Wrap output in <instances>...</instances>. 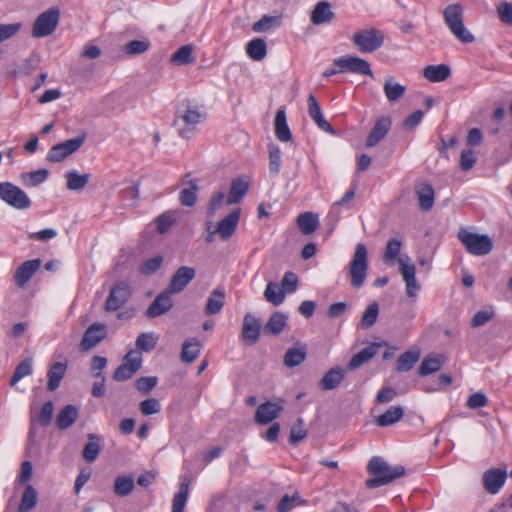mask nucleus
I'll list each match as a JSON object with an SVG mask.
<instances>
[{
  "mask_svg": "<svg viewBox=\"0 0 512 512\" xmlns=\"http://www.w3.org/2000/svg\"><path fill=\"white\" fill-rule=\"evenodd\" d=\"M451 74V69L446 64L429 65L423 70V76L430 82L437 83L446 80Z\"/></svg>",
  "mask_w": 512,
  "mask_h": 512,
  "instance_id": "c85d7f7f",
  "label": "nucleus"
},
{
  "mask_svg": "<svg viewBox=\"0 0 512 512\" xmlns=\"http://www.w3.org/2000/svg\"><path fill=\"white\" fill-rule=\"evenodd\" d=\"M402 248V241L397 238H391L388 240L383 259L386 263L394 264L400 259L398 256Z\"/></svg>",
  "mask_w": 512,
  "mask_h": 512,
  "instance_id": "49530a36",
  "label": "nucleus"
},
{
  "mask_svg": "<svg viewBox=\"0 0 512 512\" xmlns=\"http://www.w3.org/2000/svg\"><path fill=\"white\" fill-rule=\"evenodd\" d=\"M288 316L282 312L273 313L264 326V331L270 335L280 334L287 325Z\"/></svg>",
  "mask_w": 512,
  "mask_h": 512,
  "instance_id": "473e14b6",
  "label": "nucleus"
},
{
  "mask_svg": "<svg viewBox=\"0 0 512 512\" xmlns=\"http://www.w3.org/2000/svg\"><path fill=\"white\" fill-rule=\"evenodd\" d=\"M37 492L32 485H27L21 498L18 512H29L36 506Z\"/></svg>",
  "mask_w": 512,
  "mask_h": 512,
  "instance_id": "de8ad7c7",
  "label": "nucleus"
},
{
  "mask_svg": "<svg viewBox=\"0 0 512 512\" xmlns=\"http://www.w3.org/2000/svg\"><path fill=\"white\" fill-rule=\"evenodd\" d=\"M352 41L360 52L372 53L383 45L384 35L377 28L370 27L354 33Z\"/></svg>",
  "mask_w": 512,
  "mask_h": 512,
  "instance_id": "423d86ee",
  "label": "nucleus"
},
{
  "mask_svg": "<svg viewBox=\"0 0 512 512\" xmlns=\"http://www.w3.org/2000/svg\"><path fill=\"white\" fill-rule=\"evenodd\" d=\"M367 471L372 478L366 480V486L371 489L389 484L405 473L403 466H390L379 456H374L369 460Z\"/></svg>",
  "mask_w": 512,
  "mask_h": 512,
  "instance_id": "f257e3e1",
  "label": "nucleus"
},
{
  "mask_svg": "<svg viewBox=\"0 0 512 512\" xmlns=\"http://www.w3.org/2000/svg\"><path fill=\"white\" fill-rule=\"evenodd\" d=\"M264 297L269 303L278 306L283 303L285 294L282 289L278 288L277 284L270 282L266 286Z\"/></svg>",
  "mask_w": 512,
  "mask_h": 512,
  "instance_id": "603ef678",
  "label": "nucleus"
},
{
  "mask_svg": "<svg viewBox=\"0 0 512 512\" xmlns=\"http://www.w3.org/2000/svg\"><path fill=\"white\" fill-rule=\"evenodd\" d=\"M297 225L304 235L314 233L319 227L318 215L313 212H304L297 217Z\"/></svg>",
  "mask_w": 512,
  "mask_h": 512,
  "instance_id": "7c9ffc66",
  "label": "nucleus"
},
{
  "mask_svg": "<svg viewBox=\"0 0 512 512\" xmlns=\"http://www.w3.org/2000/svg\"><path fill=\"white\" fill-rule=\"evenodd\" d=\"M248 191V183L242 179H235L231 183L229 194L226 198V204L232 205L240 202Z\"/></svg>",
  "mask_w": 512,
  "mask_h": 512,
  "instance_id": "e433bc0d",
  "label": "nucleus"
},
{
  "mask_svg": "<svg viewBox=\"0 0 512 512\" xmlns=\"http://www.w3.org/2000/svg\"><path fill=\"white\" fill-rule=\"evenodd\" d=\"M53 411L54 405L52 401L44 403L38 416L39 423L43 426H48L52 421Z\"/></svg>",
  "mask_w": 512,
  "mask_h": 512,
  "instance_id": "338daca9",
  "label": "nucleus"
},
{
  "mask_svg": "<svg viewBox=\"0 0 512 512\" xmlns=\"http://www.w3.org/2000/svg\"><path fill=\"white\" fill-rule=\"evenodd\" d=\"M378 347L379 345L372 344L370 346L363 348L361 351H359L351 358V360L348 363V369L355 370L362 366L363 364H365L366 362H368L376 355Z\"/></svg>",
  "mask_w": 512,
  "mask_h": 512,
  "instance_id": "72a5a7b5",
  "label": "nucleus"
},
{
  "mask_svg": "<svg viewBox=\"0 0 512 512\" xmlns=\"http://www.w3.org/2000/svg\"><path fill=\"white\" fill-rule=\"evenodd\" d=\"M205 116V113L186 101L176 111L173 125L180 137L190 138L194 134L196 126L205 119Z\"/></svg>",
  "mask_w": 512,
  "mask_h": 512,
  "instance_id": "f03ea898",
  "label": "nucleus"
},
{
  "mask_svg": "<svg viewBox=\"0 0 512 512\" xmlns=\"http://www.w3.org/2000/svg\"><path fill=\"white\" fill-rule=\"evenodd\" d=\"M67 188L71 191L83 189L89 182L90 174H79L77 171H69L66 173Z\"/></svg>",
  "mask_w": 512,
  "mask_h": 512,
  "instance_id": "c03bdc74",
  "label": "nucleus"
},
{
  "mask_svg": "<svg viewBox=\"0 0 512 512\" xmlns=\"http://www.w3.org/2000/svg\"><path fill=\"white\" fill-rule=\"evenodd\" d=\"M308 114L321 130L331 134L335 133L333 127L324 118L321 107L313 94L308 96Z\"/></svg>",
  "mask_w": 512,
  "mask_h": 512,
  "instance_id": "4be33fe9",
  "label": "nucleus"
},
{
  "mask_svg": "<svg viewBox=\"0 0 512 512\" xmlns=\"http://www.w3.org/2000/svg\"><path fill=\"white\" fill-rule=\"evenodd\" d=\"M32 373V360L25 359L21 361L15 368L10 385L15 386L22 378Z\"/></svg>",
  "mask_w": 512,
  "mask_h": 512,
  "instance_id": "5fc2aeb1",
  "label": "nucleus"
},
{
  "mask_svg": "<svg viewBox=\"0 0 512 512\" xmlns=\"http://www.w3.org/2000/svg\"><path fill=\"white\" fill-rule=\"evenodd\" d=\"M163 262V258L161 256H154L150 259H147L140 267V272L144 275H151L156 272Z\"/></svg>",
  "mask_w": 512,
  "mask_h": 512,
  "instance_id": "0e129e2a",
  "label": "nucleus"
},
{
  "mask_svg": "<svg viewBox=\"0 0 512 512\" xmlns=\"http://www.w3.org/2000/svg\"><path fill=\"white\" fill-rule=\"evenodd\" d=\"M275 22H277V17L265 15L260 20L253 24L252 30L256 33L266 32L272 27V25Z\"/></svg>",
  "mask_w": 512,
  "mask_h": 512,
  "instance_id": "774afa93",
  "label": "nucleus"
},
{
  "mask_svg": "<svg viewBox=\"0 0 512 512\" xmlns=\"http://www.w3.org/2000/svg\"><path fill=\"white\" fill-rule=\"evenodd\" d=\"M507 479L506 470L490 468L483 474V485L487 492L496 494L504 486Z\"/></svg>",
  "mask_w": 512,
  "mask_h": 512,
  "instance_id": "a211bd4d",
  "label": "nucleus"
},
{
  "mask_svg": "<svg viewBox=\"0 0 512 512\" xmlns=\"http://www.w3.org/2000/svg\"><path fill=\"white\" fill-rule=\"evenodd\" d=\"M240 213L241 210L237 208L218 223L215 232L222 240H228L234 234L240 220Z\"/></svg>",
  "mask_w": 512,
  "mask_h": 512,
  "instance_id": "aec40b11",
  "label": "nucleus"
},
{
  "mask_svg": "<svg viewBox=\"0 0 512 512\" xmlns=\"http://www.w3.org/2000/svg\"><path fill=\"white\" fill-rule=\"evenodd\" d=\"M158 341V336L153 332H144L138 335L135 345L141 352L152 351Z\"/></svg>",
  "mask_w": 512,
  "mask_h": 512,
  "instance_id": "09e8293b",
  "label": "nucleus"
},
{
  "mask_svg": "<svg viewBox=\"0 0 512 512\" xmlns=\"http://www.w3.org/2000/svg\"><path fill=\"white\" fill-rule=\"evenodd\" d=\"M132 295L131 287L126 282H118L115 284L108 294L105 301V311L114 312L124 306Z\"/></svg>",
  "mask_w": 512,
  "mask_h": 512,
  "instance_id": "1a4fd4ad",
  "label": "nucleus"
},
{
  "mask_svg": "<svg viewBox=\"0 0 512 512\" xmlns=\"http://www.w3.org/2000/svg\"><path fill=\"white\" fill-rule=\"evenodd\" d=\"M261 330V322L251 313L245 314L242 324V340L246 345H254L257 343Z\"/></svg>",
  "mask_w": 512,
  "mask_h": 512,
  "instance_id": "f3484780",
  "label": "nucleus"
},
{
  "mask_svg": "<svg viewBox=\"0 0 512 512\" xmlns=\"http://www.w3.org/2000/svg\"><path fill=\"white\" fill-rule=\"evenodd\" d=\"M419 206L422 211H429L434 204V189L431 185L425 184L418 191Z\"/></svg>",
  "mask_w": 512,
  "mask_h": 512,
  "instance_id": "a18cd8bd",
  "label": "nucleus"
},
{
  "mask_svg": "<svg viewBox=\"0 0 512 512\" xmlns=\"http://www.w3.org/2000/svg\"><path fill=\"white\" fill-rule=\"evenodd\" d=\"M445 357L440 354H431L426 356L419 366L418 373L420 376H427L437 372L444 365Z\"/></svg>",
  "mask_w": 512,
  "mask_h": 512,
  "instance_id": "a878e982",
  "label": "nucleus"
},
{
  "mask_svg": "<svg viewBox=\"0 0 512 512\" xmlns=\"http://www.w3.org/2000/svg\"><path fill=\"white\" fill-rule=\"evenodd\" d=\"M497 13L502 23L512 26V2L499 3Z\"/></svg>",
  "mask_w": 512,
  "mask_h": 512,
  "instance_id": "e2e57ef3",
  "label": "nucleus"
},
{
  "mask_svg": "<svg viewBox=\"0 0 512 512\" xmlns=\"http://www.w3.org/2000/svg\"><path fill=\"white\" fill-rule=\"evenodd\" d=\"M307 355L306 346L292 347L287 350L284 355V364L287 367H295L300 365Z\"/></svg>",
  "mask_w": 512,
  "mask_h": 512,
  "instance_id": "79ce46f5",
  "label": "nucleus"
},
{
  "mask_svg": "<svg viewBox=\"0 0 512 512\" xmlns=\"http://www.w3.org/2000/svg\"><path fill=\"white\" fill-rule=\"evenodd\" d=\"M247 55L255 61L263 60L267 55V45L262 38H255L246 46Z\"/></svg>",
  "mask_w": 512,
  "mask_h": 512,
  "instance_id": "58836bf2",
  "label": "nucleus"
},
{
  "mask_svg": "<svg viewBox=\"0 0 512 512\" xmlns=\"http://www.w3.org/2000/svg\"><path fill=\"white\" fill-rule=\"evenodd\" d=\"M275 135L279 141L288 142L292 139V134L287 124L286 113L284 109H278L275 115Z\"/></svg>",
  "mask_w": 512,
  "mask_h": 512,
  "instance_id": "bb28decb",
  "label": "nucleus"
},
{
  "mask_svg": "<svg viewBox=\"0 0 512 512\" xmlns=\"http://www.w3.org/2000/svg\"><path fill=\"white\" fill-rule=\"evenodd\" d=\"M84 141L85 136L82 135L52 146L47 155L48 161L53 163L63 161L66 157L76 152Z\"/></svg>",
  "mask_w": 512,
  "mask_h": 512,
  "instance_id": "f8f14e48",
  "label": "nucleus"
},
{
  "mask_svg": "<svg viewBox=\"0 0 512 512\" xmlns=\"http://www.w3.org/2000/svg\"><path fill=\"white\" fill-rule=\"evenodd\" d=\"M158 379L155 376L140 377L135 382L136 389L142 394H148L156 387Z\"/></svg>",
  "mask_w": 512,
  "mask_h": 512,
  "instance_id": "680f3d73",
  "label": "nucleus"
},
{
  "mask_svg": "<svg viewBox=\"0 0 512 512\" xmlns=\"http://www.w3.org/2000/svg\"><path fill=\"white\" fill-rule=\"evenodd\" d=\"M60 10L57 7H51L42 12L34 21L32 27V36L43 38L51 35L59 22Z\"/></svg>",
  "mask_w": 512,
  "mask_h": 512,
  "instance_id": "6e6552de",
  "label": "nucleus"
},
{
  "mask_svg": "<svg viewBox=\"0 0 512 512\" xmlns=\"http://www.w3.org/2000/svg\"><path fill=\"white\" fill-rule=\"evenodd\" d=\"M134 489V479L131 476H117L114 482L113 491L119 497H125L132 493Z\"/></svg>",
  "mask_w": 512,
  "mask_h": 512,
  "instance_id": "37998d69",
  "label": "nucleus"
},
{
  "mask_svg": "<svg viewBox=\"0 0 512 512\" xmlns=\"http://www.w3.org/2000/svg\"><path fill=\"white\" fill-rule=\"evenodd\" d=\"M199 354L200 343L197 339L193 338L183 343L182 352L180 355L182 362L192 363L198 358Z\"/></svg>",
  "mask_w": 512,
  "mask_h": 512,
  "instance_id": "a19ab883",
  "label": "nucleus"
},
{
  "mask_svg": "<svg viewBox=\"0 0 512 512\" xmlns=\"http://www.w3.org/2000/svg\"><path fill=\"white\" fill-rule=\"evenodd\" d=\"M420 359L419 350H409L399 356L396 362L398 372H407L411 370Z\"/></svg>",
  "mask_w": 512,
  "mask_h": 512,
  "instance_id": "4c0bfd02",
  "label": "nucleus"
},
{
  "mask_svg": "<svg viewBox=\"0 0 512 512\" xmlns=\"http://www.w3.org/2000/svg\"><path fill=\"white\" fill-rule=\"evenodd\" d=\"M150 47V41L146 38L128 42L123 51L128 55H138L146 52Z\"/></svg>",
  "mask_w": 512,
  "mask_h": 512,
  "instance_id": "bf43d9fd",
  "label": "nucleus"
},
{
  "mask_svg": "<svg viewBox=\"0 0 512 512\" xmlns=\"http://www.w3.org/2000/svg\"><path fill=\"white\" fill-rule=\"evenodd\" d=\"M195 276V268L182 266L178 268L172 276L167 289L172 294H178L188 286V284L195 278Z\"/></svg>",
  "mask_w": 512,
  "mask_h": 512,
  "instance_id": "4468645a",
  "label": "nucleus"
},
{
  "mask_svg": "<svg viewBox=\"0 0 512 512\" xmlns=\"http://www.w3.org/2000/svg\"><path fill=\"white\" fill-rule=\"evenodd\" d=\"M189 493V486L187 483H182L178 493L174 495L172 503V512H183Z\"/></svg>",
  "mask_w": 512,
  "mask_h": 512,
  "instance_id": "6e6d98bb",
  "label": "nucleus"
},
{
  "mask_svg": "<svg viewBox=\"0 0 512 512\" xmlns=\"http://www.w3.org/2000/svg\"><path fill=\"white\" fill-rule=\"evenodd\" d=\"M101 442L102 440L98 435L93 433L88 434V442L85 444L82 453L83 459L87 463H92L97 459L101 451Z\"/></svg>",
  "mask_w": 512,
  "mask_h": 512,
  "instance_id": "2f4dec72",
  "label": "nucleus"
},
{
  "mask_svg": "<svg viewBox=\"0 0 512 512\" xmlns=\"http://www.w3.org/2000/svg\"><path fill=\"white\" fill-rule=\"evenodd\" d=\"M403 415L404 410L401 406H391L376 418V424L380 427H387L397 423Z\"/></svg>",
  "mask_w": 512,
  "mask_h": 512,
  "instance_id": "f704fd0d",
  "label": "nucleus"
},
{
  "mask_svg": "<svg viewBox=\"0 0 512 512\" xmlns=\"http://www.w3.org/2000/svg\"><path fill=\"white\" fill-rule=\"evenodd\" d=\"M283 410V406L274 402H265L258 406L255 413V421L258 424L265 425L276 419L280 412Z\"/></svg>",
  "mask_w": 512,
  "mask_h": 512,
  "instance_id": "412c9836",
  "label": "nucleus"
},
{
  "mask_svg": "<svg viewBox=\"0 0 512 512\" xmlns=\"http://www.w3.org/2000/svg\"><path fill=\"white\" fill-rule=\"evenodd\" d=\"M443 19L452 35L462 43H472L475 38L464 26L463 7L460 4H450L443 11Z\"/></svg>",
  "mask_w": 512,
  "mask_h": 512,
  "instance_id": "7ed1b4c3",
  "label": "nucleus"
},
{
  "mask_svg": "<svg viewBox=\"0 0 512 512\" xmlns=\"http://www.w3.org/2000/svg\"><path fill=\"white\" fill-rule=\"evenodd\" d=\"M40 266V259L24 261L14 272L13 281L15 285L21 289L25 288Z\"/></svg>",
  "mask_w": 512,
  "mask_h": 512,
  "instance_id": "ddd939ff",
  "label": "nucleus"
},
{
  "mask_svg": "<svg viewBox=\"0 0 512 512\" xmlns=\"http://www.w3.org/2000/svg\"><path fill=\"white\" fill-rule=\"evenodd\" d=\"M171 295L172 293L168 289L158 294L146 310L145 315L148 318H156L168 312L173 306Z\"/></svg>",
  "mask_w": 512,
  "mask_h": 512,
  "instance_id": "6ab92c4d",
  "label": "nucleus"
},
{
  "mask_svg": "<svg viewBox=\"0 0 512 512\" xmlns=\"http://www.w3.org/2000/svg\"><path fill=\"white\" fill-rule=\"evenodd\" d=\"M141 364V352L130 350L125 355L123 363L115 370L113 379L119 382L130 379L141 368Z\"/></svg>",
  "mask_w": 512,
  "mask_h": 512,
  "instance_id": "9b49d317",
  "label": "nucleus"
},
{
  "mask_svg": "<svg viewBox=\"0 0 512 512\" xmlns=\"http://www.w3.org/2000/svg\"><path fill=\"white\" fill-rule=\"evenodd\" d=\"M368 272V252L363 243L356 245L352 260L349 263L348 277L351 286L359 289L363 286Z\"/></svg>",
  "mask_w": 512,
  "mask_h": 512,
  "instance_id": "20e7f679",
  "label": "nucleus"
},
{
  "mask_svg": "<svg viewBox=\"0 0 512 512\" xmlns=\"http://www.w3.org/2000/svg\"><path fill=\"white\" fill-rule=\"evenodd\" d=\"M177 221V213L176 211H166L159 215L156 219L157 230L160 234H164L168 231V229L175 224Z\"/></svg>",
  "mask_w": 512,
  "mask_h": 512,
  "instance_id": "3c124183",
  "label": "nucleus"
},
{
  "mask_svg": "<svg viewBox=\"0 0 512 512\" xmlns=\"http://www.w3.org/2000/svg\"><path fill=\"white\" fill-rule=\"evenodd\" d=\"M269 152V171L273 175H277L281 168V151L275 144L268 145Z\"/></svg>",
  "mask_w": 512,
  "mask_h": 512,
  "instance_id": "13d9d810",
  "label": "nucleus"
},
{
  "mask_svg": "<svg viewBox=\"0 0 512 512\" xmlns=\"http://www.w3.org/2000/svg\"><path fill=\"white\" fill-rule=\"evenodd\" d=\"M79 417V409L74 405L64 406L58 413L56 418L57 427L65 430L71 427Z\"/></svg>",
  "mask_w": 512,
  "mask_h": 512,
  "instance_id": "393cba45",
  "label": "nucleus"
},
{
  "mask_svg": "<svg viewBox=\"0 0 512 512\" xmlns=\"http://www.w3.org/2000/svg\"><path fill=\"white\" fill-rule=\"evenodd\" d=\"M195 60L190 45L180 47L171 57V61L178 65L190 64Z\"/></svg>",
  "mask_w": 512,
  "mask_h": 512,
  "instance_id": "864d4df0",
  "label": "nucleus"
},
{
  "mask_svg": "<svg viewBox=\"0 0 512 512\" xmlns=\"http://www.w3.org/2000/svg\"><path fill=\"white\" fill-rule=\"evenodd\" d=\"M383 91L388 101L396 102L404 96L406 88L402 84L395 82L392 77H388L385 79Z\"/></svg>",
  "mask_w": 512,
  "mask_h": 512,
  "instance_id": "c9c22d12",
  "label": "nucleus"
},
{
  "mask_svg": "<svg viewBox=\"0 0 512 512\" xmlns=\"http://www.w3.org/2000/svg\"><path fill=\"white\" fill-rule=\"evenodd\" d=\"M21 27V23L0 24V43L16 35Z\"/></svg>",
  "mask_w": 512,
  "mask_h": 512,
  "instance_id": "69168bd1",
  "label": "nucleus"
},
{
  "mask_svg": "<svg viewBox=\"0 0 512 512\" xmlns=\"http://www.w3.org/2000/svg\"><path fill=\"white\" fill-rule=\"evenodd\" d=\"M335 17V13L331 9V4L327 1L318 2L311 12V22L314 25L330 23Z\"/></svg>",
  "mask_w": 512,
  "mask_h": 512,
  "instance_id": "b1692460",
  "label": "nucleus"
},
{
  "mask_svg": "<svg viewBox=\"0 0 512 512\" xmlns=\"http://www.w3.org/2000/svg\"><path fill=\"white\" fill-rule=\"evenodd\" d=\"M333 65L339 67L342 73L363 74L373 77V72L369 62L357 56L335 58L333 60Z\"/></svg>",
  "mask_w": 512,
  "mask_h": 512,
  "instance_id": "9d476101",
  "label": "nucleus"
},
{
  "mask_svg": "<svg viewBox=\"0 0 512 512\" xmlns=\"http://www.w3.org/2000/svg\"><path fill=\"white\" fill-rule=\"evenodd\" d=\"M66 370H67L66 362H56L50 367V369L48 370V373H47V376H48L47 389L49 391H54L60 386V383L65 376Z\"/></svg>",
  "mask_w": 512,
  "mask_h": 512,
  "instance_id": "cd10ccee",
  "label": "nucleus"
},
{
  "mask_svg": "<svg viewBox=\"0 0 512 512\" xmlns=\"http://www.w3.org/2000/svg\"><path fill=\"white\" fill-rule=\"evenodd\" d=\"M197 190V183L195 181H190L188 183V187H185L180 191L179 201L181 205L186 207L193 206L197 200Z\"/></svg>",
  "mask_w": 512,
  "mask_h": 512,
  "instance_id": "8fccbe9b",
  "label": "nucleus"
},
{
  "mask_svg": "<svg viewBox=\"0 0 512 512\" xmlns=\"http://www.w3.org/2000/svg\"><path fill=\"white\" fill-rule=\"evenodd\" d=\"M0 199L18 210H25L31 206L27 193L11 182H0Z\"/></svg>",
  "mask_w": 512,
  "mask_h": 512,
  "instance_id": "0eeeda50",
  "label": "nucleus"
},
{
  "mask_svg": "<svg viewBox=\"0 0 512 512\" xmlns=\"http://www.w3.org/2000/svg\"><path fill=\"white\" fill-rule=\"evenodd\" d=\"M106 337V326L102 323H93L85 331L80 342V350L88 351L94 348Z\"/></svg>",
  "mask_w": 512,
  "mask_h": 512,
  "instance_id": "2eb2a0df",
  "label": "nucleus"
},
{
  "mask_svg": "<svg viewBox=\"0 0 512 512\" xmlns=\"http://www.w3.org/2000/svg\"><path fill=\"white\" fill-rule=\"evenodd\" d=\"M391 126L392 121L390 117L383 116L378 118L366 139V147L373 148L377 146L387 136Z\"/></svg>",
  "mask_w": 512,
  "mask_h": 512,
  "instance_id": "dca6fc26",
  "label": "nucleus"
},
{
  "mask_svg": "<svg viewBox=\"0 0 512 512\" xmlns=\"http://www.w3.org/2000/svg\"><path fill=\"white\" fill-rule=\"evenodd\" d=\"M457 237L468 253L475 256H484L493 249V241L488 235L471 232L467 228H461Z\"/></svg>",
  "mask_w": 512,
  "mask_h": 512,
  "instance_id": "39448f33",
  "label": "nucleus"
},
{
  "mask_svg": "<svg viewBox=\"0 0 512 512\" xmlns=\"http://www.w3.org/2000/svg\"><path fill=\"white\" fill-rule=\"evenodd\" d=\"M225 292L222 288L213 289L210 293L205 306L206 315H214L219 313L224 307Z\"/></svg>",
  "mask_w": 512,
  "mask_h": 512,
  "instance_id": "c756f323",
  "label": "nucleus"
},
{
  "mask_svg": "<svg viewBox=\"0 0 512 512\" xmlns=\"http://www.w3.org/2000/svg\"><path fill=\"white\" fill-rule=\"evenodd\" d=\"M378 314H379L378 304L376 302L371 303L366 308V310L364 311V313L361 317V321H360L361 327L367 329V328H370L371 326H373L377 321Z\"/></svg>",
  "mask_w": 512,
  "mask_h": 512,
  "instance_id": "4d7b16f0",
  "label": "nucleus"
},
{
  "mask_svg": "<svg viewBox=\"0 0 512 512\" xmlns=\"http://www.w3.org/2000/svg\"><path fill=\"white\" fill-rule=\"evenodd\" d=\"M344 377L345 370L342 367H333L324 374L322 379L318 382V387L323 391L336 389L342 383Z\"/></svg>",
  "mask_w": 512,
  "mask_h": 512,
  "instance_id": "5701e85b",
  "label": "nucleus"
},
{
  "mask_svg": "<svg viewBox=\"0 0 512 512\" xmlns=\"http://www.w3.org/2000/svg\"><path fill=\"white\" fill-rule=\"evenodd\" d=\"M139 410L143 415L149 416L159 413L161 410V405L157 399L149 398L140 402Z\"/></svg>",
  "mask_w": 512,
  "mask_h": 512,
  "instance_id": "052dcab7",
  "label": "nucleus"
},
{
  "mask_svg": "<svg viewBox=\"0 0 512 512\" xmlns=\"http://www.w3.org/2000/svg\"><path fill=\"white\" fill-rule=\"evenodd\" d=\"M49 176L47 169H38L31 172L21 173L20 179L26 187H36L44 183Z\"/></svg>",
  "mask_w": 512,
  "mask_h": 512,
  "instance_id": "ea45409f",
  "label": "nucleus"
}]
</instances>
